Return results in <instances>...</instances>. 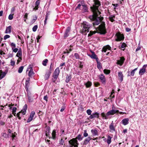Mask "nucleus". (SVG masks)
Wrapping results in <instances>:
<instances>
[{
	"label": "nucleus",
	"mask_w": 147,
	"mask_h": 147,
	"mask_svg": "<svg viewBox=\"0 0 147 147\" xmlns=\"http://www.w3.org/2000/svg\"><path fill=\"white\" fill-rule=\"evenodd\" d=\"M59 67L57 68L55 70L53 74V78L52 79L53 82H54L58 77L59 73Z\"/></svg>",
	"instance_id": "obj_5"
},
{
	"label": "nucleus",
	"mask_w": 147,
	"mask_h": 147,
	"mask_svg": "<svg viewBox=\"0 0 147 147\" xmlns=\"http://www.w3.org/2000/svg\"><path fill=\"white\" fill-rule=\"evenodd\" d=\"M98 28L101 34H105L106 33L105 24V23H102L98 26Z\"/></svg>",
	"instance_id": "obj_6"
},
{
	"label": "nucleus",
	"mask_w": 147,
	"mask_h": 147,
	"mask_svg": "<svg viewBox=\"0 0 147 147\" xmlns=\"http://www.w3.org/2000/svg\"><path fill=\"white\" fill-rule=\"evenodd\" d=\"M70 29V28L69 27L67 28L64 34V37L65 38H66L68 36Z\"/></svg>",
	"instance_id": "obj_15"
},
{
	"label": "nucleus",
	"mask_w": 147,
	"mask_h": 147,
	"mask_svg": "<svg viewBox=\"0 0 147 147\" xmlns=\"http://www.w3.org/2000/svg\"><path fill=\"white\" fill-rule=\"evenodd\" d=\"M10 37V36L9 35L7 34H6L4 36L3 39L4 40H6L7 38H8Z\"/></svg>",
	"instance_id": "obj_49"
},
{
	"label": "nucleus",
	"mask_w": 147,
	"mask_h": 147,
	"mask_svg": "<svg viewBox=\"0 0 147 147\" xmlns=\"http://www.w3.org/2000/svg\"><path fill=\"white\" fill-rule=\"evenodd\" d=\"M138 69V67H137L136 68H135L131 72L129 76H134L135 73V71L137 70Z\"/></svg>",
	"instance_id": "obj_30"
},
{
	"label": "nucleus",
	"mask_w": 147,
	"mask_h": 147,
	"mask_svg": "<svg viewBox=\"0 0 147 147\" xmlns=\"http://www.w3.org/2000/svg\"><path fill=\"white\" fill-rule=\"evenodd\" d=\"M115 16L114 15H110L109 16L110 21L111 22H113L115 21L114 19L115 18Z\"/></svg>",
	"instance_id": "obj_27"
},
{
	"label": "nucleus",
	"mask_w": 147,
	"mask_h": 147,
	"mask_svg": "<svg viewBox=\"0 0 147 147\" xmlns=\"http://www.w3.org/2000/svg\"><path fill=\"white\" fill-rule=\"evenodd\" d=\"M56 130L55 129L53 130L52 133V138L54 140L56 139Z\"/></svg>",
	"instance_id": "obj_28"
},
{
	"label": "nucleus",
	"mask_w": 147,
	"mask_h": 147,
	"mask_svg": "<svg viewBox=\"0 0 147 147\" xmlns=\"http://www.w3.org/2000/svg\"><path fill=\"white\" fill-rule=\"evenodd\" d=\"M16 56L18 57H22V52L21 51L19 50L18 51L17 53Z\"/></svg>",
	"instance_id": "obj_33"
},
{
	"label": "nucleus",
	"mask_w": 147,
	"mask_h": 147,
	"mask_svg": "<svg viewBox=\"0 0 147 147\" xmlns=\"http://www.w3.org/2000/svg\"><path fill=\"white\" fill-rule=\"evenodd\" d=\"M71 76L70 75L69 76H67L66 78V82L67 83L70 80H71Z\"/></svg>",
	"instance_id": "obj_37"
},
{
	"label": "nucleus",
	"mask_w": 147,
	"mask_h": 147,
	"mask_svg": "<svg viewBox=\"0 0 147 147\" xmlns=\"http://www.w3.org/2000/svg\"><path fill=\"white\" fill-rule=\"evenodd\" d=\"M147 67V64L144 65L143 66L142 68L140 69L139 72L140 76H142L146 72Z\"/></svg>",
	"instance_id": "obj_9"
},
{
	"label": "nucleus",
	"mask_w": 147,
	"mask_h": 147,
	"mask_svg": "<svg viewBox=\"0 0 147 147\" xmlns=\"http://www.w3.org/2000/svg\"><path fill=\"white\" fill-rule=\"evenodd\" d=\"M112 137L108 136L107 137V142L108 144H109L111 142V139Z\"/></svg>",
	"instance_id": "obj_29"
},
{
	"label": "nucleus",
	"mask_w": 147,
	"mask_h": 147,
	"mask_svg": "<svg viewBox=\"0 0 147 147\" xmlns=\"http://www.w3.org/2000/svg\"><path fill=\"white\" fill-rule=\"evenodd\" d=\"M51 73L49 71H48L47 72L45 76V77L46 80H47L48 79L51 74Z\"/></svg>",
	"instance_id": "obj_32"
},
{
	"label": "nucleus",
	"mask_w": 147,
	"mask_h": 147,
	"mask_svg": "<svg viewBox=\"0 0 147 147\" xmlns=\"http://www.w3.org/2000/svg\"><path fill=\"white\" fill-rule=\"evenodd\" d=\"M119 112V111L118 110H115L114 109H112L111 110L109 111L107 113V115H113L114 114L117 113Z\"/></svg>",
	"instance_id": "obj_13"
},
{
	"label": "nucleus",
	"mask_w": 147,
	"mask_h": 147,
	"mask_svg": "<svg viewBox=\"0 0 147 147\" xmlns=\"http://www.w3.org/2000/svg\"><path fill=\"white\" fill-rule=\"evenodd\" d=\"M94 5L90 7L93 13V15L90 16L89 18L91 21H93V24L94 26L98 25L103 19V17L100 15L101 13L99 11L98 7L100 5L98 0H94Z\"/></svg>",
	"instance_id": "obj_1"
},
{
	"label": "nucleus",
	"mask_w": 147,
	"mask_h": 147,
	"mask_svg": "<svg viewBox=\"0 0 147 147\" xmlns=\"http://www.w3.org/2000/svg\"><path fill=\"white\" fill-rule=\"evenodd\" d=\"M32 119H33V118L32 117H29V118H28V119L27 120V122L29 123V122H30L32 120Z\"/></svg>",
	"instance_id": "obj_61"
},
{
	"label": "nucleus",
	"mask_w": 147,
	"mask_h": 147,
	"mask_svg": "<svg viewBox=\"0 0 147 147\" xmlns=\"http://www.w3.org/2000/svg\"><path fill=\"white\" fill-rule=\"evenodd\" d=\"M6 74V73L3 72L1 70H0V80L3 78Z\"/></svg>",
	"instance_id": "obj_25"
},
{
	"label": "nucleus",
	"mask_w": 147,
	"mask_h": 147,
	"mask_svg": "<svg viewBox=\"0 0 147 147\" xmlns=\"http://www.w3.org/2000/svg\"><path fill=\"white\" fill-rule=\"evenodd\" d=\"M13 57V55L11 53H9L6 56V59H7L9 58L12 57Z\"/></svg>",
	"instance_id": "obj_53"
},
{
	"label": "nucleus",
	"mask_w": 147,
	"mask_h": 147,
	"mask_svg": "<svg viewBox=\"0 0 147 147\" xmlns=\"http://www.w3.org/2000/svg\"><path fill=\"white\" fill-rule=\"evenodd\" d=\"M11 26H10L6 27L5 31V34H9L11 32Z\"/></svg>",
	"instance_id": "obj_22"
},
{
	"label": "nucleus",
	"mask_w": 147,
	"mask_h": 147,
	"mask_svg": "<svg viewBox=\"0 0 147 147\" xmlns=\"http://www.w3.org/2000/svg\"><path fill=\"white\" fill-rule=\"evenodd\" d=\"M111 48L110 46L109 45H107L105 46H104L102 49V52H106L107 50H110Z\"/></svg>",
	"instance_id": "obj_17"
},
{
	"label": "nucleus",
	"mask_w": 147,
	"mask_h": 147,
	"mask_svg": "<svg viewBox=\"0 0 147 147\" xmlns=\"http://www.w3.org/2000/svg\"><path fill=\"white\" fill-rule=\"evenodd\" d=\"M10 45L12 49H13V48H14L16 47V44L13 42L11 43Z\"/></svg>",
	"instance_id": "obj_41"
},
{
	"label": "nucleus",
	"mask_w": 147,
	"mask_h": 147,
	"mask_svg": "<svg viewBox=\"0 0 147 147\" xmlns=\"http://www.w3.org/2000/svg\"><path fill=\"white\" fill-rule=\"evenodd\" d=\"M37 18V16H35L34 17V18L31 21V22L33 23L35 22Z\"/></svg>",
	"instance_id": "obj_47"
},
{
	"label": "nucleus",
	"mask_w": 147,
	"mask_h": 147,
	"mask_svg": "<svg viewBox=\"0 0 147 147\" xmlns=\"http://www.w3.org/2000/svg\"><path fill=\"white\" fill-rule=\"evenodd\" d=\"M99 115V113L98 112H95L94 113H92L89 117L91 119H92L94 118H98Z\"/></svg>",
	"instance_id": "obj_12"
},
{
	"label": "nucleus",
	"mask_w": 147,
	"mask_h": 147,
	"mask_svg": "<svg viewBox=\"0 0 147 147\" xmlns=\"http://www.w3.org/2000/svg\"><path fill=\"white\" fill-rule=\"evenodd\" d=\"M17 108L16 107H14L12 109V113L16 112V111Z\"/></svg>",
	"instance_id": "obj_57"
},
{
	"label": "nucleus",
	"mask_w": 147,
	"mask_h": 147,
	"mask_svg": "<svg viewBox=\"0 0 147 147\" xmlns=\"http://www.w3.org/2000/svg\"><path fill=\"white\" fill-rule=\"evenodd\" d=\"M118 76L120 78V82H121L123 81V75L122 72L119 71L118 72Z\"/></svg>",
	"instance_id": "obj_20"
},
{
	"label": "nucleus",
	"mask_w": 147,
	"mask_h": 147,
	"mask_svg": "<svg viewBox=\"0 0 147 147\" xmlns=\"http://www.w3.org/2000/svg\"><path fill=\"white\" fill-rule=\"evenodd\" d=\"M28 98L29 102H32L33 101V99L31 98L30 96L28 95Z\"/></svg>",
	"instance_id": "obj_50"
},
{
	"label": "nucleus",
	"mask_w": 147,
	"mask_h": 147,
	"mask_svg": "<svg viewBox=\"0 0 147 147\" xmlns=\"http://www.w3.org/2000/svg\"><path fill=\"white\" fill-rule=\"evenodd\" d=\"M40 3V1L39 0H37L35 3V6H36L38 7Z\"/></svg>",
	"instance_id": "obj_44"
},
{
	"label": "nucleus",
	"mask_w": 147,
	"mask_h": 147,
	"mask_svg": "<svg viewBox=\"0 0 147 147\" xmlns=\"http://www.w3.org/2000/svg\"><path fill=\"white\" fill-rule=\"evenodd\" d=\"M83 7V9L84 10V12H86L87 11V10H88V8L87 7H86V6L85 5V6H84Z\"/></svg>",
	"instance_id": "obj_56"
},
{
	"label": "nucleus",
	"mask_w": 147,
	"mask_h": 147,
	"mask_svg": "<svg viewBox=\"0 0 147 147\" xmlns=\"http://www.w3.org/2000/svg\"><path fill=\"white\" fill-rule=\"evenodd\" d=\"M101 115L103 119H107L108 118V116L109 115H107V113L106 114L104 113L103 112L101 113Z\"/></svg>",
	"instance_id": "obj_24"
},
{
	"label": "nucleus",
	"mask_w": 147,
	"mask_h": 147,
	"mask_svg": "<svg viewBox=\"0 0 147 147\" xmlns=\"http://www.w3.org/2000/svg\"><path fill=\"white\" fill-rule=\"evenodd\" d=\"M64 141L62 139H61V140L60 141L59 144L61 145H63L64 143Z\"/></svg>",
	"instance_id": "obj_64"
},
{
	"label": "nucleus",
	"mask_w": 147,
	"mask_h": 147,
	"mask_svg": "<svg viewBox=\"0 0 147 147\" xmlns=\"http://www.w3.org/2000/svg\"><path fill=\"white\" fill-rule=\"evenodd\" d=\"M74 56L76 59H80L79 55L77 53H75L74 54Z\"/></svg>",
	"instance_id": "obj_52"
},
{
	"label": "nucleus",
	"mask_w": 147,
	"mask_h": 147,
	"mask_svg": "<svg viewBox=\"0 0 147 147\" xmlns=\"http://www.w3.org/2000/svg\"><path fill=\"white\" fill-rule=\"evenodd\" d=\"M84 85L86 88H89L92 86V83L91 82L88 81L86 83H84Z\"/></svg>",
	"instance_id": "obj_26"
},
{
	"label": "nucleus",
	"mask_w": 147,
	"mask_h": 147,
	"mask_svg": "<svg viewBox=\"0 0 147 147\" xmlns=\"http://www.w3.org/2000/svg\"><path fill=\"white\" fill-rule=\"evenodd\" d=\"M29 71L28 75L29 77H31L34 74V73L31 65H29L28 67L27 71Z\"/></svg>",
	"instance_id": "obj_8"
},
{
	"label": "nucleus",
	"mask_w": 147,
	"mask_h": 147,
	"mask_svg": "<svg viewBox=\"0 0 147 147\" xmlns=\"http://www.w3.org/2000/svg\"><path fill=\"white\" fill-rule=\"evenodd\" d=\"M98 77L100 80L101 82L104 84H106V79L104 75L102 74H101L99 75Z\"/></svg>",
	"instance_id": "obj_11"
},
{
	"label": "nucleus",
	"mask_w": 147,
	"mask_h": 147,
	"mask_svg": "<svg viewBox=\"0 0 147 147\" xmlns=\"http://www.w3.org/2000/svg\"><path fill=\"white\" fill-rule=\"evenodd\" d=\"M92 54L91 55H89L90 57L92 59H95L96 60V61L98 60V59L96 55L95 54L94 52H92Z\"/></svg>",
	"instance_id": "obj_19"
},
{
	"label": "nucleus",
	"mask_w": 147,
	"mask_h": 147,
	"mask_svg": "<svg viewBox=\"0 0 147 147\" xmlns=\"http://www.w3.org/2000/svg\"><path fill=\"white\" fill-rule=\"evenodd\" d=\"M125 60V59L124 57H120L119 59L117 60L116 64L120 66H121L123 64Z\"/></svg>",
	"instance_id": "obj_10"
},
{
	"label": "nucleus",
	"mask_w": 147,
	"mask_h": 147,
	"mask_svg": "<svg viewBox=\"0 0 147 147\" xmlns=\"http://www.w3.org/2000/svg\"><path fill=\"white\" fill-rule=\"evenodd\" d=\"M126 46L127 45L125 43L123 42L122 43L121 47L122 48H124L125 49V48L126 47Z\"/></svg>",
	"instance_id": "obj_48"
},
{
	"label": "nucleus",
	"mask_w": 147,
	"mask_h": 147,
	"mask_svg": "<svg viewBox=\"0 0 147 147\" xmlns=\"http://www.w3.org/2000/svg\"><path fill=\"white\" fill-rule=\"evenodd\" d=\"M91 139L90 136H89L86 138L84 141L83 144L85 145H87Z\"/></svg>",
	"instance_id": "obj_21"
},
{
	"label": "nucleus",
	"mask_w": 147,
	"mask_h": 147,
	"mask_svg": "<svg viewBox=\"0 0 147 147\" xmlns=\"http://www.w3.org/2000/svg\"><path fill=\"white\" fill-rule=\"evenodd\" d=\"M29 79L28 80H26L25 82V89L27 91L28 90V88L29 86Z\"/></svg>",
	"instance_id": "obj_23"
},
{
	"label": "nucleus",
	"mask_w": 147,
	"mask_h": 147,
	"mask_svg": "<svg viewBox=\"0 0 147 147\" xmlns=\"http://www.w3.org/2000/svg\"><path fill=\"white\" fill-rule=\"evenodd\" d=\"M110 70L107 69H105L103 70L104 73L106 74H108L110 73Z\"/></svg>",
	"instance_id": "obj_38"
},
{
	"label": "nucleus",
	"mask_w": 147,
	"mask_h": 147,
	"mask_svg": "<svg viewBox=\"0 0 147 147\" xmlns=\"http://www.w3.org/2000/svg\"><path fill=\"white\" fill-rule=\"evenodd\" d=\"M92 111L90 109H88L86 111V113L87 114L89 115H91L92 113Z\"/></svg>",
	"instance_id": "obj_43"
},
{
	"label": "nucleus",
	"mask_w": 147,
	"mask_h": 147,
	"mask_svg": "<svg viewBox=\"0 0 147 147\" xmlns=\"http://www.w3.org/2000/svg\"><path fill=\"white\" fill-rule=\"evenodd\" d=\"M12 49L13 50V52L15 53L17 52L18 50V49L15 48H13V49Z\"/></svg>",
	"instance_id": "obj_60"
},
{
	"label": "nucleus",
	"mask_w": 147,
	"mask_h": 147,
	"mask_svg": "<svg viewBox=\"0 0 147 147\" xmlns=\"http://www.w3.org/2000/svg\"><path fill=\"white\" fill-rule=\"evenodd\" d=\"M109 128L110 132L113 133L115 131V127L114 126L113 121H112V123L109 125Z\"/></svg>",
	"instance_id": "obj_14"
},
{
	"label": "nucleus",
	"mask_w": 147,
	"mask_h": 147,
	"mask_svg": "<svg viewBox=\"0 0 147 147\" xmlns=\"http://www.w3.org/2000/svg\"><path fill=\"white\" fill-rule=\"evenodd\" d=\"M48 16H46L45 17V20L44 21V25H45L46 24V23H47V21L48 19Z\"/></svg>",
	"instance_id": "obj_62"
},
{
	"label": "nucleus",
	"mask_w": 147,
	"mask_h": 147,
	"mask_svg": "<svg viewBox=\"0 0 147 147\" xmlns=\"http://www.w3.org/2000/svg\"><path fill=\"white\" fill-rule=\"evenodd\" d=\"M13 14H10L8 16L9 19V20H12L13 18Z\"/></svg>",
	"instance_id": "obj_46"
},
{
	"label": "nucleus",
	"mask_w": 147,
	"mask_h": 147,
	"mask_svg": "<svg viewBox=\"0 0 147 147\" xmlns=\"http://www.w3.org/2000/svg\"><path fill=\"white\" fill-rule=\"evenodd\" d=\"M38 28L37 25H35L34 26L33 28H32V30L33 32H35Z\"/></svg>",
	"instance_id": "obj_45"
},
{
	"label": "nucleus",
	"mask_w": 147,
	"mask_h": 147,
	"mask_svg": "<svg viewBox=\"0 0 147 147\" xmlns=\"http://www.w3.org/2000/svg\"><path fill=\"white\" fill-rule=\"evenodd\" d=\"M10 64L11 66H14L15 64V62L12 60H11Z\"/></svg>",
	"instance_id": "obj_54"
},
{
	"label": "nucleus",
	"mask_w": 147,
	"mask_h": 147,
	"mask_svg": "<svg viewBox=\"0 0 147 147\" xmlns=\"http://www.w3.org/2000/svg\"><path fill=\"white\" fill-rule=\"evenodd\" d=\"M27 109V105L26 104H25L23 107L21 111L19 112L18 113H17V116L19 119H20L21 117H22L23 115H25Z\"/></svg>",
	"instance_id": "obj_3"
},
{
	"label": "nucleus",
	"mask_w": 147,
	"mask_h": 147,
	"mask_svg": "<svg viewBox=\"0 0 147 147\" xmlns=\"http://www.w3.org/2000/svg\"><path fill=\"white\" fill-rule=\"evenodd\" d=\"M75 138H76V140L78 139L79 141H81L82 140L83 138L82 137V136L81 135L79 134L78 136L77 137Z\"/></svg>",
	"instance_id": "obj_36"
},
{
	"label": "nucleus",
	"mask_w": 147,
	"mask_h": 147,
	"mask_svg": "<svg viewBox=\"0 0 147 147\" xmlns=\"http://www.w3.org/2000/svg\"><path fill=\"white\" fill-rule=\"evenodd\" d=\"M96 33V31H90V32L88 34V36H91L92 35H93L94 34H95Z\"/></svg>",
	"instance_id": "obj_34"
},
{
	"label": "nucleus",
	"mask_w": 147,
	"mask_h": 147,
	"mask_svg": "<svg viewBox=\"0 0 147 147\" xmlns=\"http://www.w3.org/2000/svg\"><path fill=\"white\" fill-rule=\"evenodd\" d=\"M115 40L116 41H120L124 39V35L120 32H118L115 34Z\"/></svg>",
	"instance_id": "obj_4"
},
{
	"label": "nucleus",
	"mask_w": 147,
	"mask_h": 147,
	"mask_svg": "<svg viewBox=\"0 0 147 147\" xmlns=\"http://www.w3.org/2000/svg\"><path fill=\"white\" fill-rule=\"evenodd\" d=\"M48 61V60L47 59H46L43 60L42 62V65L45 66L47 65V63Z\"/></svg>",
	"instance_id": "obj_39"
},
{
	"label": "nucleus",
	"mask_w": 147,
	"mask_h": 147,
	"mask_svg": "<svg viewBox=\"0 0 147 147\" xmlns=\"http://www.w3.org/2000/svg\"><path fill=\"white\" fill-rule=\"evenodd\" d=\"M35 114V112L34 111H32L30 113V117H32V118L34 117V115Z\"/></svg>",
	"instance_id": "obj_42"
},
{
	"label": "nucleus",
	"mask_w": 147,
	"mask_h": 147,
	"mask_svg": "<svg viewBox=\"0 0 147 147\" xmlns=\"http://www.w3.org/2000/svg\"><path fill=\"white\" fill-rule=\"evenodd\" d=\"M83 135L84 137H86L88 136V134L87 133V131L86 130H84V133L83 134Z\"/></svg>",
	"instance_id": "obj_51"
},
{
	"label": "nucleus",
	"mask_w": 147,
	"mask_h": 147,
	"mask_svg": "<svg viewBox=\"0 0 147 147\" xmlns=\"http://www.w3.org/2000/svg\"><path fill=\"white\" fill-rule=\"evenodd\" d=\"M50 129V127H47L46 131V135L47 136L49 134V131Z\"/></svg>",
	"instance_id": "obj_35"
},
{
	"label": "nucleus",
	"mask_w": 147,
	"mask_h": 147,
	"mask_svg": "<svg viewBox=\"0 0 147 147\" xmlns=\"http://www.w3.org/2000/svg\"><path fill=\"white\" fill-rule=\"evenodd\" d=\"M19 58L17 60V64H18L22 60V57H19Z\"/></svg>",
	"instance_id": "obj_59"
},
{
	"label": "nucleus",
	"mask_w": 147,
	"mask_h": 147,
	"mask_svg": "<svg viewBox=\"0 0 147 147\" xmlns=\"http://www.w3.org/2000/svg\"><path fill=\"white\" fill-rule=\"evenodd\" d=\"M97 64V68L99 69H100L102 68V66L101 65V63L98 61V60L96 61Z\"/></svg>",
	"instance_id": "obj_31"
},
{
	"label": "nucleus",
	"mask_w": 147,
	"mask_h": 147,
	"mask_svg": "<svg viewBox=\"0 0 147 147\" xmlns=\"http://www.w3.org/2000/svg\"><path fill=\"white\" fill-rule=\"evenodd\" d=\"M82 25L83 27L82 31V33L86 34V33L89 32V29L91 27V26L86 22H84L82 24Z\"/></svg>",
	"instance_id": "obj_2"
},
{
	"label": "nucleus",
	"mask_w": 147,
	"mask_h": 147,
	"mask_svg": "<svg viewBox=\"0 0 147 147\" xmlns=\"http://www.w3.org/2000/svg\"><path fill=\"white\" fill-rule=\"evenodd\" d=\"M24 69V67L22 66L20 67L18 70V72L19 73H20L22 72L23 69Z\"/></svg>",
	"instance_id": "obj_40"
},
{
	"label": "nucleus",
	"mask_w": 147,
	"mask_h": 147,
	"mask_svg": "<svg viewBox=\"0 0 147 147\" xmlns=\"http://www.w3.org/2000/svg\"><path fill=\"white\" fill-rule=\"evenodd\" d=\"M65 109V107L64 106H63L61 108L60 110V111L61 112H63Z\"/></svg>",
	"instance_id": "obj_55"
},
{
	"label": "nucleus",
	"mask_w": 147,
	"mask_h": 147,
	"mask_svg": "<svg viewBox=\"0 0 147 147\" xmlns=\"http://www.w3.org/2000/svg\"><path fill=\"white\" fill-rule=\"evenodd\" d=\"M47 102L48 101V97L47 95L45 96L43 98Z\"/></svg>",
	"instance_id": "obj_58"
},
{
	"label": "nucleus",
	"mask_w": 147,
	"mask_h": 147,
	"mask_svg": "<svg viewBox=\"0 0 147 147\" xmlns=\"http://www.w3.org/2000/svg\"><path fill=\"white\" fill-rule=\"evenodd\" d=\"M81 5H82L83 7L85 6V5H86L84 3V1H82L81 2Z\"/></svg>",
	"instance_id": "obj_63"
},
{
	"label": "nucleus",
	"mask_w": 147,
	"mask_h": 147,
	"mask_svg": "<svg viewBox=\"0 0 147 147\" xmlns=\"http://www.w3.org/2000/svg\"><path fill=\"white\" fill-rule=\"evenodd\" d=\"M69 143L71 146L74 147H78L79 143L76 138H73L69 141Z\"/></svg>",
	"instance_id": "obj_7"
},
{
	"label": "nucleus",
	"mask_w": 147,
	"mask_h": 147,
	"mask_svg": "<svg viewBox=\"0 0 147 147\" xmlns=\"http://www.w3.org/2000/svg\"><path fill=\"white\" fill-rule=\"evenodd\" d=\"M91 132L94 136L98 135V130L96 129H92L91 130Z\"/></svg>",
	"instance_id": "obj_18"
},
{
	"label": "nucleus",
	"mask_w": 147,
	"mask_h": 147,
	"mask_svg": "<svg viewBox=\"0 0 147 147\" xmlns=\"http://www.w3.org/2000/svg\"><path fill=\"white\" fill-rule=\"evenodd\" d=\"M129 119L128 118H125L122 120L121 123L124 125H126L129 123Z\"/></svg>",
	"instance_id": "obj_16"
}]
</instances>
